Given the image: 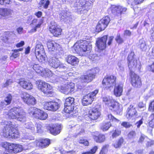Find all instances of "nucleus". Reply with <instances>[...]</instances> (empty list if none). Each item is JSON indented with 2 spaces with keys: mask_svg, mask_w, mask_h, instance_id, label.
I'll list each match as a JSON object with an SVG mask.
<instances>
[{
  "mask_svg": "<svg viewBox=\"0 0 154 154\" xmlns=\"http://www.w3.org/2000/svg\"><path fill=\"white\" fill-rule=\"evenodd\" d=\"M5 114L9 119H16L20 122H23L26 120L25 112L19 107L13 108L8 112H5Z\"/></svg>",
  "mask_w": 154,
  "mask_h": 154,
  "instance_id": "1",
  "label": "nucleus"
},
{
  "mask_svg": "<svg viewBox=\"0 0 154 154\" xmlns=\"http://www.w3.org/2000/svg\"><path fill=\"white\" fill-rule=\"evenodd\" d=\"M74 98L69 97L67 98L65 100L64 103V110L67 113H71L74 116H76V114L77 110L76 106H74Z\"/></svg>",
  "mask_w": 154,
  "mask_h": 154,
  "instance_id": "2",
  "label": "nucleus"
},
{
  "mask_svg": "<svg viewBox=\"0 0 154 154\" xmlns=\"http://www.w3.org/2000/svg\"><path fill=\"white\" fill-rule=\"evenodd\" d=\"M28 112L31 116L40 120H45L48 117L46 113L35 107H30L28 109Z\"/></svg>",
  "mask_w": 154,
  "mask_h": 154,
  "instance_id": "3",
  "label": "nucleus"
},
{
  "mask_svg": "<svg viewBox=\"0 0 154 154\" xmlns=\"http://www.w3.org/2000/svg\"><path fill=\"white\" fill-rule=\"evenodd\" d=\"M98 71V69L95 68L90 70L88 71L86 74L81 76L78 79V82L87 83L91 82L95 78V75Z\"/></svg>",
  "mask_w": 154,
  "mask_h": 154,
  "instance_id": "4",
  "label": "nucleus"
},
{
  "mask_svg": "<svg viewBox=\"0 0 154 154\" xmlns=\"http://www.w3.org/2000/svg\"><path fill=\"white\" fill-rule=\"evenodd\" d=\"M116 77L113 75L105 78L102 82L103 87L106 90L111 91L116 84Z\"/></svg>",
  "mask_w": 154,
  "mask_h": 154,
  "instance_id": "5",
  "label": "nucleus"
},
{
  "mask_svg": "<svg viewBox=\"0 0 154 154\" xmlns=\"http://www.w3.org/2000/svg\"><path fill=\"white\" fill-rule=\"evenodd\" d=\"M94 0H79V7H82V8H79L78 13L80 14H86L88 11L91 7V5Z\"/></svg>",
  "mask_w": 154,
  "mask_h": 154,
  "instance_id": "6",
  "label": "nucleus"
},
{
  "mask_svg": "<svg viewBox=\"0 0 154 154\" xmlns=\"http://www.w3.org/2000/svg\"><path fill=\"white\" fill-rule=\"evenodd\" d=\"M2 125L4 126V128L3 130L2 135L5 137L10 138V136L12 133L14 125L11 122L3 120L1 122Z\"/></svg>",
  "mask_w": 154,
  "mask_h": 154,
  "instance_id": "7",
  "label": "nucleus"
},
{
  "mask_svg": "<svg viewBox=\"0 0 154 154\" xmlns=\"http://www.w3.org/2000/svg\"><path fill=\"white\" fill-rule=\"evenodd\" d=\"M20 97L23 101L28 105H34L36 103V100L32 96L24 92L20 94Z\"/></svg>",
  "mask_w": 154,
  "mask_h": 154,
  "instance_id": "8",
  "label": "nucleus"
},
{
  "mask_svg": "<svg viewBox=\"0 0 154 154\" xmlns=\"http://www.w3.org/2000/svg\"><path fill=\"white\" fill-rule=\"evenodd\" d=\"M78 45L79 46L80 55H85V53L89 51L91 48V46L86 40H80L78 42Z\"/></svg>",
  "mask_w": 154,
  "mask_h": 154,
  "instance_id": "9",
  "label": "nucleus"
},
{
  "mask_svg": "<svg viewBox=\"0 0 154 154\" xmlns=\"http://www.w3.org/2000/svg\"><path fill=\"white\" fill-rule=\"evenodd\" d=\"M32 68L37 73L41 75L48 77L52 75V73L50 70L47 68L44 69L38 64H34L33 65Z\"/></svg>",
  "mask_w": 154,
  "mask_h": 154,
  "instance_id": "10",
  "label": "nucleus"
},
{
  "mask_svg": "<svg viewBox=\"0 0 154 154\" xmlns=\"http://www.w3.org/2000/svg\"><path fill=\"white\" fill-rule=\"evenodd\" d=\"M98 92V90H96L91 93L88 94L87 96H85L82 100V104L84 106H86L91 104Z\"/></svg>",
  "mask_w": 154,
  "mask_h": 154,
  "instance_id": "11",
  "label": "nucleus"
},
{
  "mask_svg": "<svg viewBox=\"0 0 154 154\" xmlns=\"http://www.w3.org/2000/svg\"><path fill=\"white\" fill-rule=\"evenodd\" d=\"M110 21L109 18L107 16L103 17L98 22L96 26V30L98 32L104 30Z\"/></svg>",
  "mask_w": 154,
  "mask_h": 154,
  "instance_id": "12",
  "label": "nucleus"
},
{
  "mask_svg": "<svg viewBox=\"0 0 154 154\" xmlns=\"http://www.w3.org/2000/svg\"><path fill=\"white\" fill-rule=\"evenodd\" d=\"M134 54L133 52H131L128 55V65L130 72L136 68L137 65V60L134 57Z\"/></svg>",
  "mask_w": 154,
  "mask_h": 154,
  "instance_id": "13",
  "label": "nucleus"
},
{
  "mask_svg": "<svg viewBox=\"0 0 154 154\" xmlns=\"http://www.w3.org/2000/svg\"><path fill=\"white\" fill-rule=\"evenodd\" d=\"M130 76L132 85L135 88L140 87L142 83L140 79L139 76L132 71L130 72Z\"/></svg>",
  "mask_w": 154,
  "mask_h": 154,
  "instance_id": "14",
  "label": "nucleus"
},
{
  "mask_svg": "<svg viewBox=\"0 0 154 154\" xmlns=\"http://www.w3.org/2000/svg\"><path fill=\"white\" fill-rule=\"evenodd\" d=\"M127 8H126L115 5H112L108 9L109 13L110 12V13H112L118 16L121 15L122 13L125 12Z\"/></svg>",
  "mask_w": 154,
  "mask_h": 154,
  "instance_id": "15",
  "label": "nucleus"
},
{
  "mask_svg": "<svg viewBox=\"0 0 154 154\" xmlns=\"http://www.w3.org/2000/svg\"><path fill=\"white\" fill-rule=\"evenodd\" d=\"M43 105L45 109L53 111H56L60 107L59 104L57 102L52 101L46 102Z\"/></svg>",
  "mask_w": 154,
  "mask_h": 154,
  "instance_id": "16",
  "label": "nucleus"
},
{
  "mask_svg": "<svg viewBox=\"0 0 154 154\" xmlns=\"http://www.w3.org/2000/svg\"><path fill=\"white\" fill-rule=\"evenodd\" d=\"M1 145L2 147L5 149L6 153L0 151V154H11L14 153V144L3 142L1 143Z\"/></svg>",
  "mask_w": 154,
  "mask_h": 154,
  "instance_id": "17",
  "label": "nucleus"
},
{
  "mask_svg": "<svg viewBox=\"0 0 154 154\" xmlns=\"http://www.w3.org/2000/svg\"><path fill=\"white\" fill-rule=\"evenodd\" d=\"M107 38V36L104 35L97 39L96 41V45L98 49L100 51L103 50L106 48Z\"/></svg>",
  "mask_w": 154,
  "mask_h": 154,
  "instance_id": "18",
  "label": "nucleus"
},
{
  "mask_svg": "<svg viewBox=\"0 0 154 154\" xmlns=\"http://www.w3.org/2000/svg\"><path fill=\"white\" fill-rule=\"evenodd\" d=\"M49 31L54 36H57L61 35L62 29L58 26L55 23L53 22L51 23Z\"/></svg>",
  "mask_w": 154,
  "mask_h": 154,
  "instance_id": "19",
  "label": "nucleus"
},
{
  "mask_svg": "<svg viewBox=\"0 0 154 154\" xmlns=\"http://www.w3.org/2000/svg\"><path fill=\"white\" fill-rule=\"evenodd\" d=\"M42 23L41 20L34 19L32 20L30 25L32 29L29 31V33H32L35 32L38 28H39Z\"/></svg>",
  "mask_w": 154,
  "mask_h": 154,
  "instance_id": "20",
  "label": "nucleus"
},
{
  "mask_svg": "<svg viewBox=\"0 0 154 154\" xmlns=\"http://www.w3.org/2000/svg\"><path fill=\"white\" fill-rule=\"evenodd\" d=\"M12 10L7 8H0V15L5 19H8L11 17L13 14Z\"/></svg>",
  "mask_w": 154,
  "mask_h": 154,
  "instance_id": "21",
  "label": "nucleus"
},
{
  "mask_svg": "<svg viewBox=\"0 0 154 154\" xmlns=\"http://www.w3.org/2000/svg\"><path fill=\"white\" fill-rule=\"evenodd\" d=\"M100 115V113L98 108H93L89 112L88 116L92 120H95L99 117Z\"/></svg>",
  "mask_w": 154,
  "mask_h": 154,
  "instance_id": "22",
  "label": "nucleus"
},
{
  "mask_svg": "<svg viewBox=\"0 0 154 154\" xmlns=\"http://www.w3.org/2000/svg\"><path fill=\"white\" fill-rule=\"evenodd\" d=\"M18 83L23 88L27 90H31L33 88L31 82L23 79H20Z\"/></svg>",
  "mask_w": 154,
  "mask_h": 154,
  "instance_id": "23",
  "label": "nucleus"
},
{
  "mask_svg": "<svg viewBox=\"0 0 154 154\" xmlns=\"http://www.w3.org/2000/svg\"><path fill=\"white\" fill-rule=\"evenodd\" d=\"M61 129V125L57 124L51 125L50 127L49 130L51 134L54 135H56L60 133Z\"/></svg>",
  "mask_w": 154,
  "mask_h": 154,
  "instance_id": "24",
  "label": "nucleus"
},
{
  "mask_svg": "<svg viewBox=\"0 0 154 154\" xmlns=\"http://www.w3.org/2000/svg\"><path fill=\"white\" fill-rule=\"evenodd\" d=\"M126 117L128 119H131L133 117L137 115V112L134 107L132 105H130L127 110Z\"/></svg>",
  "mask_w": 154,
  "mask_h": 154,
  "instance_id": "25",
  "label": "nucleus"
},
{
  "mask_svg": "<svg viewBox=\"0 0 154 154\" xmlns=\"http://www.w3.org/2000/svg\"><path fill=\"white\" fill-rule=\"evenodd\" d=\"M110 109L116 112L117 114H120L122 111V106L115 101L110 105Z\"/></svg>",
  "mask_w": 154,
  "mask_h": 154,
  "instance_id": "26",
  "label": "nucleus"
},
{
  "mask_svg": "<svg viewBox=\"0 0 154 154\" xmlns=\"http://www.w3.org/2000/svg\"><path fill=\"white\" fill-rule=\"evenodd\" d=\"M47 46L49 50L50 51H54L61 50L60 45L52 41L48 42L47 44Z\"/></svg>",
  "mask_w": 154,
  "mask_h": 154,
  "instance_id": "27",
  "label": "nucleus"
},
{
  "mask_svg": "<svg viewBox=\"0 0 154 154\" xmlns=\"http://www.w3.org/2000/svg\"><path fill=\"white\" fill-rule=\"evenodd\" d=\"M123 85L122 84H118L115 86L114 89V94L116 97H120L123 91Z\"/></svg>",
  "mask_w": 154,
  "mask_h": 154,
  "instance_id": "28",
  "label": "nucleus"
},
{
  "mask_svg": "<svg viewBox=\"0 0 154 154\" xmlns=\"http://www.w3.org/2000/svg\"><path fill=\"white\" fill-rule=\"evenodd\" d=\"M31 145L30 144L27 145V147H26V145L23 147L21 145L18 144H14V153H17L20 152L23 150L29 149L30 148V146Z\"/></svg>",
  "mask_w": 154,
  "mask_h": 154,
  "instance_id": "29",
  "label": "nucleus"
},
{
  "mask_svg": "<svg viewBox=\"0 0 154 154\" xmlns=\"http://www.w3.org/2000/svg\"><path fill=\"white\" fill-rule=\"evenodd\" d=\"M47 84V83L41 80H39L36 82V84L38 89L42 92L45 91L46 90L45 88L48 87Z\"/></svg>",
  "mask_w": 154,
  "mask_h": 154,
  "instance_id": "30",
  "label": "nucleus"
},
{
  "mask_svg": "<svg viewBox=\"0 0 154 154\" xmlns=\"http://www.w3.org/2000/svg\"><path fill=\"white\" fill-rule=\"evenodd\" d=\"M49 64L51 67L57 68H58L60 65V61L57 58L53 57L49 59Z\"/></svg>",
  "mask_w": 154,
  "mask_h": 154,
  "instance_id": "31",
  "label": "nucleus"
},
{
  "mask_svg": "<svg viewBox=\"0 0 154 154\" xmlns=\"http://www.w3.org/2000/svg\"><path fill=\"white\" fill-rule=\"evenodd\" d=\"M35 55L36 58L40 62H44L47 59L46 56L45 51H43L42 54L41 52L38 53H35Z\"/></svg>",
  "mask_w": 154,
  "mask_h": 154,
  "instance_id": "32",
  "label": "nucleus"
},
{
  "mask_svg": "<svg viewBox=\"0 0 154 154\" xmlns=\"http://www.w3.org/2000/svg\"><path fill=\"white\" fill-rule=\"evenodd\" d=\"M70 16V13L65 11H62L60 14V20L65 21L69 19Z\"/></svg>",
  "mask_w": 154,
  "mask_h": 154,
  "instance_id": "33",
  "label": "nucleus"
},
{
  "mask_svg": "<svg viewBox=\"0 0 154 154\" xmlns=\"http://www.w3.org/2000/svg\"><path fill=\"white\" fill-rule=\"evenodd\" d=\"M50 143V140L48 139L42 140V141H38L36 145L39 147H45L48 146Z\"/></svg>",
  "mask_w": 154,
  "mask_h": 154,
  "instance_id": "34",
  "label": "nucleus"
},
{
  "mask_svg": "<svg viewBox=\"0 0 154 154\" xmlns=\"http://www.w3.org/2000/svg\"><path fill=\"white\" fill-rule=\"evenodd\" d=\"M138 46L142 51H145L147 49L146 42L143 39L140 40Z\"/></svg>",
  "mask_w": 154,
  "mask_h": 154,
  "instance_id": "35",
  "label": "nucleus"
},
{
  "mask_svg": "<svg viewBox=\"0 0 154 154\" xmlns=\"http://www.w3.org/2000/svg\"><path fill=\"white\" fill-rule=\"evenodd\" d=\"M103 102L106 105L110 107V105L112 104L114 101L110 98L109 96H104L102 97Z\"/></svg>",
  "mask_w": 154,
  "mask_h": 154,
  "instance_id": "36",
  "label": "nucleus"
},
{
  "mask_svg": "<svg viewBox=\"0 0 154 154\" xmlns=\"http://www.w3.org/2000/svg\"><path fill=\"white\" fill-rule=\"evenodd\" d=\"M93 138L97 142L99 143L103 142L106 139L104 135L102 134H100L98 136L94 135Z\"/></svg>",
  "mask_w": 154,
  "mask_h": 154,
  "instance_id": "37",
  "label": "nucleus"
},
{
  "mask_svg": "<svg viewBox=\"0 0 154 154\" xmlns=\"http://www.w3.org/2000/svg\"><path fill=\"white\" fill-rule=\"evenodd\" d=\"M12 131V133L10 136V138H17L19 137V134L18 131L16 130L14 127Z\"/></svg>",
  "mask_w": 154,
  "mask_h": 154,
  "instance_id": "38",
  "label": "nucleus"
},
{
  "mask_svg": "<svg viewBox=\"0 0 154 154\" xmlns=\"http://www.w3.org/2000/svg\"><path fill=\"white\" fill-rule=\"evenodd\" d=\"M47 85L48 86L47 88H45L46 90L45 91H42L45 94L48 95L51 94L53 92V87L49 84L47 83Z\"/></svg>",
  "mask_w": 154,
  "mask_h": 154,
  "instance_id": "39",
  "label": "nucleus"
},
{
  "mask_svg": "<svg viewBox=\"0 0 154 154\" xmlns=\"http://www.w3.org/2000/svg\"><path fill=\"white\" fill-rule=\"evenodd\" d=\"M68 83L66 85L63 86H61L60 87V90L61 92L66 94H69V92L70 90L68 89Z\"/></svg>",
  "mask_w": 154,
  "mask_h": 154,
  "instance_id": "40",
  "label": "nucleus"
},
{
  "mask_svg": "<svg viewBox=\"0 0 154 154\" xmlns=\"http://www.w3.org/2000/svg\"><path fill=\"white\" fill-rule=\"evenodd\" d=\"M67 62L71 64H73L74 62H76V57L74 56L69 55L66 58Z\"/></svg>",
  "mask_w": 154,
  "mask_h": 154,
  "instance_id": "41",
  "label": "nucleus"
},
{
  "mask_svg": "<svg viewBox=\"0 0 154 154\" xmlns=\"http://www.w3.org/2000/svg\"><path fill=\"white\" fill-rule=\"evenodd\" d=\"M24 127L27 129L30 130L31 132H33L35 131V127L32 122H27L25 124Z\"/></svg>",
  "mask_w": 154,
  "mask_h": 154,
  "instance_id": "42",
  "label": "nucleus"
},
{
  "mask_svg": "<svg viewBox=\"0 0 154 154\" xmlns=\"http://www.w3.org/2000/svg\"><path fill=\"white\" fill-rule=\"evenodd\" d=\"M44 50L43 46L40 44H38L36 46L35 52V53H38L42 52V53H43V51Z\"/></svg>",
  "mask_w": 154,
  "mask_h": 154,
  "instance_id": "43",
  "label": "nucleus"
},
{
  "mask_svg": "<svg viewBox=\"0 0 154 154\" xmlns=\"http://www.w3.org/2000/svg\"><path fill=\"white\" fill-rule=\"evenodd\" d=\"M22 48H20L18 49L14 50V52L12 54L10 57V59L11 60H14V59L17 57L19 56V53H18V51L22 50Z\"/></svg>",
  "mask_w": 154,
  "mask_h": 154,
  "instance_id": "44",
  "label": "nucleus"
},
{
  "mask_svg": "<svg viewBox=\"0 0 154 154\" xmlns=\"http://www.w3.org/2000/svg\"><path fill=\"white\" fill-rule=\"evenodd\" d=\"M50 4V1L48 0H41L39 3V4L42 6L45 9L48 8Z\"/></svg>",
  "mask_w": 154,
  "mask_h": 154,
  "instance_id": "45",
  "label": "nucleus"
},
{
  "mask_svg": "<svg viewBox=\"0 0 154 154\" xmlns=\"http://www.w3.org/2000/svg\"><path fill=\"white\" fill-rule=\"evenodd\" d=\"M12 96L10 94H8L5 99V101L6 103V105H8L11 103L12 100Z\"/></svg>",
  "mask_w": 154,
  "mask_h": 154,
  "instance_id": "46",
  "label": "nucleus"
},
{
  "mask_svg": "<svg viewBox=\"0 0 154 154\" xmlns=\"http://www.w3.org/2000/svg\"><path fill=\"white\" fill-rule=\"evenodd\" d=\"M123 141V139L122 138H121L118 141L116 142L113 145L116 148L119 147L121 146Z\"/></svg>",
  "mask_w": 154,
  "mask_h": 154,
  "instance_id": "47",
  "label": "nucleus"
},
{
  "mask_svg": "<svg viewBox=\"0 0 154 154\" xmlns=\"http://www.w3.org/2000/svg\"><path fill=\"white\" fill-rule=\"evenodd\" d=\"M111 125V124L110 122L106 123L102 126L101 129L103 131H107L108 130Z\"/></svg>",
  "mask_w": 154,
  "mask_h": 154,
  "instance_id": "48",
  "label": "nucleus"
},
{
  "mask_svg": "<svg viewBox=\"0 0 154 154\" xmlns=\"http://www.w3.org/2000/svg\"><path fill=\"white\" fill-rule=\"evenodd\" d=\"M149 125L150 127H154V113H152L149 118Z\"/></svg>",
  "mask_w": 154,
  "mask_h": 154,
  "instance_id": "49",
  "label": "nucleus"
},
{
  "mask_svg": "<svg viewBox=\"0 0 154 154\" xmlns=\"http://www.w3.org/2000/svg\"><path fill=\"white\" fill-rule=\"evenodd\" d=\"M121 130L118 129H116L115 130L113 131V133L112 135V138L116 137L119 136L121 134Z\"/></svg>",
  "mask_w": 154,
  "mask_h": 154,
  "instance_id": "50",
  "label": "nucleus"
},
{
  "mask_svg": "<svg viewBox=\"0 0 154 154\" xmlns=\"http://www.w3.org/2000/svg\"><path fill=\"white\" fill-rule=\"evenodd\" d=\"M68 90H70L69 92V94L73 91L75 87V84L72 82L68 83Z\"/></svg>",
  "mask_w": 154,
  "mask_h": 154,
  "instance_id": "51",
  "label": "nucleus"
},
{
  "mask_svg": "<svg viewBox=\"0 0 154 154\" xmlns=\"http://www.w3.org/2000/svg\"><path fill=\"white\" fill-rule=\"evenodd\" d=\"M13 82V80L11 79L7 80L5 82L3 83L2 85V87H6L11 85Z\"/></svg>",
  "mask_w": 154,
  "mask_h": 154,
  "instance_id": "52",
  "label": "nucleus"
},
{
  "mask_svg": "<svg viewBox=\"0 0 154 154\" xmlns=\"http://www.w3.org/2000/svg\"><path fill=\"white\" fill-rule=\"evenodd\" d=\"M148 140V139L146 136L143 134H141L139 139L138 142L139 143H142L144 140Z\"/></svg>",
  "mask_w": 154,
  "mask_h": 154,
  "instance_id": "53",
  "label": "nucleus"
},
{
  "mask_svg": "<svg viewBox=\"0 0 154 154\" xmlns=\"http://www.w3.org/2000/svg\"><path fill=\"white\" fill-rule=\"evenodd\" d=\"M79 143L85 146H88L89 145L88 142L87 140L84 139H80Z\"/></svg>",
  "mask_w": 154,
  "mask_h": 154,
  "instance_id": "54",
  "label": "nucleus"
},
{
  "mask_svg": "<svg viewBox=\"0 0 154 154\" xmlns=\"http://www.w3.org/2000/svg\"><path fill=\"white\" fill-rule=\"evenodd\" d=\"M149 110L151 112L154 111V100L150 103L148 108Z\"/></svg>",
  "mask_w": 154,
  "mask_h": 154,
  "instance_id": "55",
  "label": "nucleus"
},
{
  "mask_svg": "<svg viewBox=\"0 0 154 154\" xmlns=\"http://www.w3.org/2000/svg\"><path fill=\"white\" fill-rule=\"evenodd\" d=\"M116 40L119 44H121L123 42V40L121 38L120 35H118L115 38Z\"/></svg>",
  "mask_w": 154,
  "mask_h": 154,
  "instance_id": "56",
  "label": "nucleus"
},
{
  "mask_svg": "<svg viewBox=\"0 0 154 154\" xmlns=\"http://www.w3.org/2000/svg\"><path fill=\"white\" fill-rule=\"evenodd\" d=\"M108 118L110 120H112V121H114L117 122L119 121V120L118 119L115 118L111 114L108 115Z\"/></svg>",
  "mask_w": 154,
  "mask_h": 154,
  "instance_id": "57",
  "label": "nucleus"
},
{
  "mask_svg": "<svg viewBox=\"0 0 154 154\" xmlns=\"http://www.w3.org/2000/svg\"><path fill=\"white\" fill-rule=\"evenodd\" d=\"M121 125L125 128H129L132 126L130 123L127 122H123L121 124Z\"/></svg>",
  "mask_w": 154,
  "mask_h": 154,
  "instance_id": "58",
  "label": "nucleus"
},
{
  "mask_svg": "<svg viewBox=\"0 0 154 154\" xmlns=\"http://www.w3.org/2000/svg\"><path fill=\"white\" fill-rule=\"evenodd\" d=\"M136 136V133L135 131H130L128 134V136L130 138H133Z\"/></svg>",
  "mask_w": 154,
  "mask_h": 154,
  "instance_id": "59",
  "label": "nucleus"
},
{
  "mask_svg": "<svg viewBox=\"0 0 154 154\" xmlns=\"http://www.w3.org/2000/svg\"><path fill=\"white\" fill-rule=\"evenodd\" d=\"M154 144V142L153 141L151 140H150L148 139L146 140V146L147 147L151 146Z\"/></svg>",
  "mask_w": 154,
  "mask_h": 154,
  "instance_id": "60",
  "label": "nucleus"
},
{
  "mask_svg": "<svg viewBox=\"0 0 154 154\" xmlns=\"http://www.w3.org/2000/svg\"><path fill=\"white\" fill-rule=\"evenodd\" d=\"M11 2V0H0V4L2 5L9 4H10Z\"/></svg>",
  "mask_w": 154,
  "mask_h": 154,
  "instance_id": "61",
  "label": "nucleus"
},
{
  "mask_svg": "<svg viewBox=\"0 0 154 154\" xmlns=\"http://www.w3.org/2000/svg\"><path fill=\"white\" fill-rule=\"evenodd\" d=\"M37 132H41L43 130V127L42 125L39 124H37Z\"/></svg>",
  "mask_w": 154,
  "mask_h": 154,
  "instance_id": "62",
  "label": "nucleus"
},
{
  "mask_svg": "<svg viewBox=\"0 0 154 154\" xmlns=\"http://www.w3.org/2000/svg\"><path fill=\"white\" fill-rule=\"evenodd\" d=\"M23 138L24 139H29L32 140L34 139V137L32 136L29 135L28 134H26L23 137Z\"/></svg>",
  "mask_w": 154,
  "mask_h": 154,
  "instance_id": "63",
  "label": "nucleus"
},
{
  "mask_svg": "<svg viewBox=\"0 0 154 154\" xmlns=\"http://www.w3.org/2000/svg\"><path fill=\"white\" fill-rule=\"evenodd\" d=\"M77 44L76 42L75 43L73 46L72 47V51L74 53H76L77 52Z\"/></svg>",
  "mask_w": 154,
  "mask_h": 154,
  "instance_id": "64",
  "label": "nucleus"
}]
</instances>
